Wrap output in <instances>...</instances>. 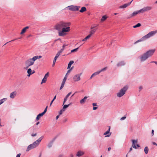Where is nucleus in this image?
<instances>
[{"mask_svg": "<svg viewBox=\"0 0 157 157\" xmlns=\"http://www.w3.org/2000/svg\"><path fill=\"white\" fill-rule=\"evenodd\" d=\"M71 25L70 22H60L56 25V29L58 30L59 35V36H63L67 34L66 33L70 31L69 26Z\"/></svg>", "mask_w": 157, "mask_h": 157, "instance_id": "nucleus-1", "label": "nucleus"}, {"mask_svg": "<svg viewBox=\"0 0 157 157\" xmlns=\"http://www.w3.org/2000/svg\"><path fill=\"white\" fill-rule=\"evenodd\" d=\"M43 138L44 136H42L40 137L37 140L34 142L33 144L29 145L27 147L26 151H28L36 147L39 145L40 143Z\"/></svg>", "mask_w": 157, "mask_h": 157, "instance_id": "nucleus-2", "label": "nucleus"}, {"mask_svg": "<svg viewBox=\"0 0 157 157\" xmlns=\"http://www.w3.org/2000/svg\"><path fill=\"white\" fill-rule=\"evenodd\" d=\"M157 33V30L151 31L147 35L144 36L140 39L138 40L136 42L145 40L148 38L154 36Z\"/></svg>", "mask_w": 157, "mask_h": 157, "instance_id": "nucleus-3", "label": "nucleus"}, {"mask_svg": "<svg viewBox=\"0 0 157 157\" xmlns=\"http://www.w3.org/2000/svg\"><path fill=\"white\" fill-rule=\"evenodd\" d=\"M35 60L33 57L32 58H30L26 60L25 62V65L26 67V68H27L33 64Z\"/></svg>", "mask_w": 157, "mask_h": 157, "instance_id": "nucleus-4", "label": "nucleus"}, {"mask_svg": "<svg viewBox=\"0 0 157 157\" xmlns=\"http://www.w3.org/2000/svg\"><path fill=\"white\" fill-rule=\"evenodd\" d=\"M127 90V87H124L117 94V97L119 98H120L122 96L125 94Z\"/></svg>", "mask_w": 157, "mask_h": 157, "instance_id": "nucleus-5", "label": "nucleus"}, {"mask_svg": "<svg viewBox=\"0 0 157 157\" xmlns=\"http://www.w3.org/2000/svg\"><path fill=\"white\" fill-rule=\"evenodd\" d=\"M80 7V6H75L72 5L68 6L66 8H68V9L70 10L75 11H78Z\"/></svg>", "mask_w": 157, "mask_h": 157, "instance_id": "nucleus-6", "label": "nucleus"}, {"mask_svg": "<svg viewBox=\"0 0 157 157\" xmlns=\"http://www.w3.org/2000/svg\"><path fill=\"white\" fill-rule=\"evenodd\" d=\"M82 74V73L77 74L73 76V80L75 82H77L79 81L80 79V76Z\"/></svg>", "mask_w": 157, "mask_h": 157, "instance_id": "nucleus-7", "label": "nucleus"}, {"mask_svg": "<svg viewBox=\"0 0 157 157\" xmlns=\"http://www.w3.org/2000/svg\"><path fill=\"white\" fill-rule=\"evenodd\" d=\"M155 49L150 50L146 52L145 54L147 56V57L149 58L152 56L155 52Z\"/></svg>", "mask_w": 157, "mask_h": 157, "instance_id": "nucleus-8", "label": "nucleus"}, {"mask_svg": "<svg viewBox=\"0 0 157 157\" xmlns=\"http://www.w3.org/2000/svg\"><path fill=\"white\" fill-rule=\"evenodd\" d=\"M152 9V7L151 6H147L144 7L142 9H140V10L142 13H144L145 12L150 10Z\"/></svg>", "mask_w": 157, "mask_h": 157, "instance_id": "nucleus-9", "label": "nucleus"}, {"mask_svg": "<svg viewBox=\"0 0 157 157\" xmlns=\"http://www.w3.org/2000/svg\"><path fill=\"white\" fill-rule=\"evenodd\" d=\"M142 13L140 10L138 11H134L132 13V14H130L127 17V18L129 19L131 18H132L133 17L135 16L138 13Z\"/></svg>", "mask_w": 157, "mask_h": 157, "instance_id": "nucleus-10", "label": "nucleus"}, {"mask_svg": "<svg viewBox=\"0 0 157 157\" xmlns=\"http://www.w3.org/2000/svg\"><path fill=\"white\" fill-rule=\"evenodd\" d=\"M148 58L145 53H144L140 56V59L141 62H143L147 59Z\"/></svg>", "mask_w": 157, "mask_h": 157, "instance_id": "nucleus-11", "label": "nucleus"}, {"mask_svg": "<svg viewBox=\"0 0 157 157\" xmlns=\"http://www.w3.org/2000/svg\"><path fill=\"white\" fill-rule=\"evenodd\" d=\"M110 126H109L108 130L103 134V135L105 136V137H109L111 136V133L110 132Z\"/></svg>", "mask_w": 157, "mask_h": 157, "instance_id": "nucleus-12", "label": "nucleus"}, {"mask_svg": "<svg viewBox=\"0 0 157 157\" xmlns=\"http://www.w3.org/2000/svg\"><path fill=\"white\" fill-rule=\"evenodd\" d=\"M137 140H132V147L135 149H136L137 147H140V145L138 144H136H136L137 143Z\"/></svg>", "mask_w": 157, "mask_h": 157, "instance_id": "nucleus-13", "label": "nucleus"}, {"mask_svg": "<svg viewBox=\"0 0 157 157\" xmlns=\"http://www.w3.org/2000/svg\"><path fill=\"white\" fill-rule=\"evenodd\" d=\"M96 26L93 27L91 26L90 28L91 30L90 32V34L92 36V35L94 34L97 30V29H94L95 27Z\"/></svg>", "mask_w": 157, "mask_h": 157, "instance_id": "nucleus-14", "label": "nucleus"}, {"mask_svg": "<svg viewBox=\"0 0 157 157\" xmlns=\"http://www.w3.org/2000/svg\"><path fill=\"white\" fill-rule=\"evenodd\" d=\"M133 1V0H132L130 2L128 3L125 4L123 5L120 6H119V8L121 9H123L126 8L128 6L130 5Z\"/></svg>", "mask_w": 157, "mask_h": 157, "instance_id": "nucleus-15", "label": "nucleus"}, {"mask_svg": "<svg viewBox=\"0 0 157 157\" xmlns=\"http://www.w3.org/2000/svg\"><path fill=\"white\" fill-rule=\"evenodd\" d=\"M17 94V92L16 91H13L10 94V97L11 98H13L16 97Z\"/></svg>", "mask_w": 157, "mask_h": 157, "instance_id": "nucleus-16", "label": "nucleus"}, {"mask_svg": "<svg viewBox=\"0 0 157 157\" xmlns=\"http://www.w3.org/2000/svg\"><path fill=\"white\" fill-rule=\"evenodd\" d=\"M72 67H71L70 69H69V70H68L67 71L66 74L64 78L63 79V80L65 81H66L67 78V74H69V73L71 72V71L72 70Z\"/></svg>", "mask_w": 157, "mask_h": 157, "instance_id": "nucleus-17", "label": "nucleus"}, {"mask_svg": "<svg viewBox=\"0 0 157 157\" xmlns=\"http://www.w3.org/2000/svg\"><path fill=\"white\" fill-rule=\"evenodd\" d=\"M84 154V152L83 151H78L77 154H76V156H80L83 155Z\"/></svg>", "mask_w": 157, "mask_h": 157, "instance_id": "nucleus-18", "label": "nucleus"}, {"mask_svg": "<svg viewBox=\"0 0 157 157\" xmlns=\"http://www.w3.org/2000/svg\"><path fill=\"white\" fill-rule=\"evenodd\" d=\"M125 64V63L124 61H122L119 62L117 64L118 67L122 66Z\"/></svg>", "mask_w": 157, "mask_h": 157, "instance_id": "nucleus-19", "label": "nucleus"}, {"mask_svg": "<svg viewBox=\"0 0 157 157\" xmlns=\"http://www.w3.org/2000/svg\"><path fill=\"white\" fill-rule=\"evenodd\" d=\"M29 26H26L22 30L21 32L20 33L21 34H22L25 33L26 31V30L29 28Z\"/></svg>", "mask_w": 157, "mask_h": 157, "instance_id": "nucleus-20", "label": "nucleus"}, {"mask_svg": "<svg viewBox=\"0 0 157 157\" xmlns=\"http://www.w3.org/2000/svg\"><path fill=\"white\" fill-rule=\"evenodd\" d=\"M44 115V114L42 113L38 114L36 118V120H39L40 117H42Z\"/></svg>", "mask_w": 157, "mask_h": 157, "instance_id": "nucleus-21", "label": "nucleus"}, {"mask_svg": "<svg viewBox=\"0 0 157 157\" xmlns=\"http://www.w3.org/2000/svg\"><path fill=\"white\" fill-rule=\"evenodd\" d=\"M32 71L31 68H29L28 69L27 71V73L28 74V75H27L28 76H30L31 75L33 74V73H32Z\"/></svg>", "mask_w": 157, "mask_h": 157, "instance_id": "nucleus-22", "label": "nucleus"}, {"mask_svg": "<svg viewBox=\"0 0 157 157\" xmlns=\"http://www.w3.org/2000/svg\"><path fill=\"white\" fill-rule=\"evenodd\" d=\"M72 104L71 102H69L68 104H67V105H63V109H66L70 105H71V104Z\"/></svg>", "mask_w": 157, "mask_h": 157, "instance_id": "nucleus-23", "label": "nucleus"}, {"mask_svg": "<svg viewBox=\"0 0 157 157\" xmlns=\"http://www.w3.org/2000/svg\"><path fill=\"white\" fill-rule=\"evenodd\" d=\"M90 34H89L85 38L83 39L82 41H86L91 36Z\"/></svg>", "mask_w": 157, "mask_h": 157, "instance_id": "nucleus-24", "label": "nucleus"}, {"mask_svg": "<svg viewBox=\"0 0 157 157\" xmlns=\"http://www.w3.org/2000/svg\"><path fill=\"white\" fill-rule=\"evenodd\" d=\"M86 9L85 7H82L81 8V9L79 10V11L81 13H82L86 11Z\"/></svg>", "mask_w": 157, "mask_h": 157, "instance_id": "nucleus-25", "label": "nucleus"}, {"mask_svg": "<svg viewBox=\"0 0 157 157\" xmlns=\"http://www.w3.org/2000/svg\"><path fill=\"white\" fill-rule=\"evenodd\" d=\"M74 62L73 61H70L69 63L68 67H67V69H69L71 65L74 63Z\"/></svg>", "mask_w": 157, "mask_h": 157, "instance_id": "nucleus-26", "label": "nucleus"}, {"mask_svg": "<svg viewBox=\"0 0 157 157\" xmlns=\"http://www.w3.org/2000/svg\"><path fill=\"white\" fill-rule=\"evenodd\" d=\"M42 57V56H34L33 57L34 60H36V59H39L40 58H41Z\"/></svg>", "mask_w": 157, "mask_h": 157, "instance_id": "nucleus-27", "label": "nucleus"}, {"mask_svg": "<svg viewBox=\"0 0 157 157\" xmlns=\"http://www.w3.org/2000/svg\"><path fill=\"white\" fill-rule=\"evenodd\" d=\"M145 153L146 154H147L148 151V148L147 147H146L144 150Z\"/></svg>", "mask_w": 157, "mask_h": 157, "instance_id": "nucleus-28", "label": "nucleus"}, {"mask_svg": "<svg viewBox=\"0 0 157 157\" xmlns=\"http://www.w3.org/2000/svg\"><path fill=\"white\" fill-rule=\"evenodd\" d=\"M86 99H82L80 101V103L81 104H83L85 103L86 101Z\"/></svg>", "mask_w": 157, "mask_h": 157, "instance_id": "nucleus-29", "label": "nucleus"}, {"mask_svg": "<svg viewBox=\"0 0 157 157\" xmlns=\"http://www.w3.org/2000/svg\"><path fill=\"white\" fill-rule=\"evenodd\" d=\"M106 18L107 17H106V16H104L102 17V18L101 19V21H105Z\"/></svg>", "mask_w": 157, "mask_h": 157, "instance_id": "nucleus-30", "label": "nucleus"}, {"mask_svg": "<svg viewBox=\"0 0 157 157\" xmlns=\"http://www.w3.org/2000/svg\"><path fill=\"white\" fill-rule=\"evenodd\" d=\"M47 78H44L42 80L41 84H42L44 83H45L46 82V81Z\"/></svg>", "mask_w": 157, "mask_h": 157, "instance_id": "nucleus-31", "label": "nucleus"}, {"mask_svg": "<svg viewBox=\"0 0 157 157\" xmlns=\"http://www.w3.org/2000/svg\"><path fill=\"white\" fill-rule=\"evenodd\" d=\"M141 25L140 23H138L136 25L134 26H133V27L134 28H137V27H139Z\"/></svg>", "mask_w": 157, "mask_h": 157, "instance_id": "nucleus-32", "label": "nucleus"}, {"mask_svg": "<svg viewBox=\"0 0 157 157\" xmlns=\"http://www.w3.org/2000/svg\"><path fill=\"white\" fill-rule=\"evenodd\" d=\"M53 143V141H52L48 144V148H50L52 147Z\"/></svg>", "mask_w": 157, "mask_h": 157, "instance_id": "nucleus-33", "label": "nucleus"}, {"mask_svg": "<svg viewBox=\"0 0 157 157\" xmlns=\"http://www.w3.org/2000/svg\"><path fill=\"white\" fill-rule=\"evenodd\" d=\"M78 48H75V49H74L73 50H71V53L73 52H76L77 51L78 49Z\"/></svg>", "mask_w": 157, "mask_h": 157, "instance_id": "nucleus-34", "label": "nucleus"}, {"mask_svg": "<svg viewBox=\"0 0 157 157\" xmlns=\"http://www.w3.org/2000/svg\"><path fill=\"white\" fill-rule=\"evenodd\" d=\"M6 99H2L0 100V105L2 104L4 102L6 101Z\"/></svg>", "mask_w": 157, "mask_h": 157, "instance_id": "nucleus-35", "label": "nucleus"}, {"mask_svg": "<svg viewBox=\"0 0 157 157\" xmlns=\"http://www.w3.org/2000/svg\"><path fill=\"white\" fill-rule=\"evenodd\" d=\"M106 69H107V67H105V68H104L101 69V70L99 71H100V73L101 72L104 71H105Z\"/></svg>", "mask_w": 157, "mask_h": 157, "instance_id": "nucleus-36", "label": "nucleus"}, {"mask_svg": "<svg viewBox=\"0 0 157 157\" xmlns=\"http://www.w3.org/2000/svg\"><path fill=\"white\" fill-rule=\"evenodd\" d=\"M99 73H100V71H98L94 73L93 74L95 76L96 75H98Z\"/></svg>", "mask_w": 157, "mask_h": 157, "instance_id": "nucleus-37", "label": "nucleus"}, {"mask_svg": "<svg viewBox=\"0 0 157 157\" xmlns=\"http://www.w3.org/2000/svg\"><path fill=\"white\" fill-rule=\"evenodd\" d=\"M57 59V58H54L52 64V66L53 67L55 66Z\"/></svg>", "mask_w": 157, "mask_h": 157, "instance_id": "nucleus-38", "label": "nucleus"}, {"mask_svg": "<svg viewBox=\"0 0 157 157\" xmlns=\"http://www.w3.org/2000/svg\"><path fill=\"white\" fill-rule=\"evenodd\" d=\"M71 94V92H70V93H69L65 97V98H68L69 96Z\"/></svg>", "mask_w": 157, "mask_h": 157, "instance_id": "nucleus-39", "label": "nucleus"}, {"mask_svg": "<svg viewBox=\"0 0 157 157\" xmlns=\"http://www.w3.org/2000/svg\"><path fill=\"white\" fill-rule=\"evenodd\" d=\"M60 55V54L58 52H57V53L56 55V56H55V58L57 59L59 57V56Z\"/></svg>", "mask_w": 157, "mask_h": 157, "instance_id": "nucleus-40", "label": "nucleus"}, {"mask_svg": "<svg viewBox=\"0 0 157 157\" xmlns=\"http://www.w3.org/2000/svg\"><path fill=\"white\" fill-rule=\"evenodd\" d=\"M65 111V109H62L59 112V115H61L62 114L63 112Z\"/></svg>", "mask_w": 157, "mask_h": 157, "instance_id": "nucleus-41", "label": "nucleus"}, {"mask_svg": "<svg viewBox=\"0 0 157 157\" xmlns=\"http://www.w3.org/2000/svg\"><path fill=\"white\" fill-rule=\"evenodd\" d=\"M47 108H48V106H47L45 108V109L44 112H42V113L44 114L46 112Z\"/></svg>", "mask_w": 157, "mask_h": 157, "instance_id": "nucleus-42", "label": "nucleus"}, {"mask_svg": "<svg viewBox=\"0 0 157 157\" xmlns=\"http://www.w3.org/2000/svg\"><path fill=\"white\" fill-rule=\"evenodd\" d=\"M47 108H48V106H47L45 108V109L44 112H42V113L44 114L46 112Z\"/></svg>", "mask_w": 157, "mask_h": 157, "instance_id": "nucleus-43", "label": "nucleus"}, {"mask_svg": "<svg viewBox=\"0 0 157 157\" xmlns=\"http://www.w3.org/2000/svg\"><path fill=\"white\" fill-rule=\"evenodd\" d=\"M143 89V87L142 86H140L139 87V91H140Z\"/></svg>", "mask_w": 157, "mask_h": 157, "instance_id": "nucleus-44", "label": "nucleus"}, {"mask_svg": "<svg viewBox=\"0 0 157 157\" xmlns=\"http://www.w3.org/2000/svg\"><path fill=\"white\" fill-rule=\"evenodd\" d=\"M126 118V117L125 116H124L121 118L120 120L121 121H123V120H124Z\"/></svg>", "mask_w": 157, "mask_h": 157, "instance_id": "nucleus-45", "label": "nucleus"}, {"mask_svg": "<svg viewBox=\"0 0 157 157\" xmlns=\"http://www.w3.org/2000/svg\"><path fill=\"white\" fill-rule=\"evenodd\" d=\"M64 84L62 83L61 86L60 88V90H61L64 87Z\"/></svg>", "mask_w": 157, "mask_h": 157, "instance_id": "nucleus-46", "label": "nucleus"}, {"mask_svg": "<svg viewBox=\"0 0 157 157\" xmlns=\"http://www.w3.org/2000/svg\"><path fill=\"white\" fill-rule=\"evenodd\" d=\"M68 99H64L63 105L64 104L66 103V102L67 101Z\"/></svg>", "mask_w": 157, "mask_h": 157, "instance_id": "nucleus-47", "label": "nucleus"}, {"mask_svg": "<svg viewBox=\"0 0 157 157\" xmlns=\"http://www.w3.org/2000/svg\"><path fill=\"white\" fill-rule=\"evenodd\" d=\"M68 46V44H63V46H62V48H64V49L67 46Z\"/></svg>", "mask_w": 157, "mask_h": 157, "instance_id": "nucleus-48", "label": "nucleus"}, {"mask_svg": "<svg viewBox=\"0 0 157 157\" xmlns=\"http://www.w3.org/2000/svg\"><path fill=\"white\" fill-rule=\"evenodd\" d=\"M36 133H35V134H31V136L33 137H34L36 136Z\"/></svg>", "mask_w": 157, "mask_h": 157, "instance_id": "nucleus-49", "label": "nucleus"}, {"mask_svg": "<svg viewBox=\"0 0 157 157\" xmlns=\"http://www.w3.org/2000/svg\"><path fill=\"white\" fill-rule=\"evenodd\" d=\"M55 99H53L52 100V101H51V103H50V105L51 106L52 105V102H53V101H54V100Z\"/></svg>", "mask_w": 157, "mask_h": 157, "instance_id": "nucleus-50", "label": "nucleus"}, {"mask_svg": "<svg viewBox=\"0 0 157 157\" xmlns=\"http://www.w3.org/2000/svg\"><path fill=\"white\" fill-rule=\"evenodd\" d=\"M154 130L152 129L151 131V134H152V136H153L154 135Z\"/></svg>", "mask_w": 157, "mask_h": 157, "instance_id": "nucleus-51", "label": "nucleus"}, {"mask_svg": "<svg viewBox=\"0 0 157 157\" xmlns=\"http://www.w3.org/2000/svg\"><path fill=\"white\" fill-rule=\"evenodd\" d=\"M97 108H98V107H94L93 108V109L94 110H95L96 109H97Z\"/></svg>", "mask_w": 157, "mask_h": 157, "instance_id": "nucleus-52", "label": "nucleus"}, {"mask_svg": "<svg viewBox=\"0 0 157 157\" xmlns=\"http://www.w3.org/2000/svg\"><path fill=\"white\" fill-rule=\"evenodd\" d=\"M94 75H93V74H92V75L90 77V79H92V78L93 77H94Z\"/></svg>", "mask_w": 157, "mask_h": 157, "instance_id": "nucleus-53", "label": "nucleus"}, {"mask_svg": "<svg viewBox=\"0 0 157 157\" xmlns=\"http://www.w3.org/2000/svg\"><path fill=\"white\" fill-rule=\"evenodd\" d=\"M48 75H49V74H48V72L45 75V76H46V77H48Z\"/></svg>", "mask_w": 157, "mask_h": 157, "instance_id": "nucleus-54", "label": "nucleus"}, {"mask_svg": "<svg viewBox=\"0 0 157 157\" xmlns=\"http://www.w3.org/2000/svg\"><path fill=\"white\" fill-rule=\"evenodd\" d=\"M63 52L62 51H61V50H60L58 52L60 54Z\"/></svg>", "mask_w": 157, "mask_h": 157, "instance_id": "nucleus-55", "label": "nucleus"}, {"mask_svg": "<svg viewBox=\"0 0 157 157\" xmlns=\"http://www.w3.org/2000/svg\"><path fill=\"white\" fill-rule=\"evenodd\" d=\"M92 105L94 106H97V104L96 103H93Z\"/></svg>", "mask_w": 157, "mask_h": 157, "instance_id": "nucleus-56", "label": "nucleus"}, {"mask_svg": "<svg viewBox=\"0 0 157 157\" xmlns=\"http://www.w3.org/2000/svg\"><path fill=\"white\" fill-rule=\"evenodd\" d=\"M20 155H21L20 154H18L17 155L16 157H20Z\"/></svg>", "mask_w": 157, "mask_h": 157, "instance_id": "nucleus-57", "label": "nucleus"}, {"mask_svg": "<svg viewBox=\"0 0 157 157\" xmlns=\"http://www.w3.org/2000/svg\"><path fill=\"white\" fill-rule=\"evenodd\" d=\"M151 63H155V64H157V62H156V61H152L151 62Z\"/></svg>", "mask_w": 157, "mask_h": 157, "instance_id": "nucleus-58", "label": "nucleus"}, {"mask_svg": "<svg viewBox=\"0 0 157 157\" xmlns=\"http://www.w3.org/2000/svg\"><path fill=\"white\" fill-rule=\"evenodd\" d=\"M152 144H153V145H156V146H157V144H156V143L155 142H153L152 143Z\"/></svg>", "mask_w": 157, "mask_h": 157, "instance_id": "nucleus-59", "label": "nucleus"}, {"mask_svg": "<svg viewBox=\"0 0 157 157\" xmlns=\"http://www.w3.org/2000/svg\"><path fill=\"white\" fill-rule=\"evenodd\" d=\"M59 117V115H57L56 117V119H57Z\"/></svg>", "mask_w": 157, "mask_h": 157, "instance_id": "nucleus-60", "label": "nucleus"}, {"mask_svg": "<svg viewBox=\"0 0 157 157\" xmlns=\"http://www.w3.org/2000/svg\"><path fill=\"white\" fill-rule=\"evenodd\" d=\"M65 82L66 81H64V80H63V81H62V84H65Z\"/></svg>", "mask_w": 157, "mask_h": 157, "instance_id": "nucleus-61", "label": "nucleus"}, {"mask_svg": "<svg viewBox=\"0 0 157 157\" xmlns=\"http://www.w3.org/2000/svg\"><path fill=\"white\" fill-rule=\"evenodd\" d=\"M64 49V48H62L60 50H61V51H62L63 52V51Z\"/></svg>", "mask_w": 157, "mask_h": 157, "instance_id": "nucleus-62", "label": "nucleus"}, {"mask_svg": "<svg viewBox=\"0 0 157 157\" xmlns=\"http://www.w3.org/2000/svg\"><path fill=\"white\" fill-rule=\"evenodd\" d=\"M108 151H109L111 150V148L110 147H109L108 148Z\"/></svg>", "mask_w": 157, "mask_h": 157, "instance_id": "nucleus-63", "label": "nucleus"}, {"mask_svg": "<svg viewBox=\"0 0 157 157\" xmlns=\"http://www.w3.org/2000/svg\"><path fill=\"white\" fill-rule=\"evenodd\" d=\"M132 148L131 147L130 148V150H129V152L131 151H132Z\"/></svg>", "mask_w": 157, "mask_h": 157, "instance_id": "nucleus-64", "label": "nucleus"}]
</instances>
